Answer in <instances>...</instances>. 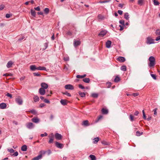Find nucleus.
Listing matches in <instances>:
<instances>
[{
    "label": "nucleus",
    "mask_w": 160,
    "mask_h": 160,
    "mask_svg": "<svg viewBox=\"0 0 160 160\" xmlns=\"http://www.w3.org/2000/svg\"><path fill=\"white\" fill-rule=\"evenodd\" d=\"M7 150L11 153H13L14 152V150L12 148L8 149Z\"/></svg>",
    "instance_id": "nucleus-41"
},
{
    "label": "nucleus",
    "mask_w": 160,
    "mask_h": 160,
    "mask_svg": "<svg viewBox=\"0 0 160 160\" xmlns=\"http://www.w3.org/2000/svg\"><path fill=\"white\" fill-rule=\"evenodd\" d=\"M54 135L53 133H52L49 135L48 137L50 138H54Z\"/></svg>",
    "instance_id": "nucleus-47"
},
{
    "label": "nucleus",
    "mask_w": 160,
    "mask_h": 160,
    "mask_svg": "<svg viewBox=\"0 0 160 160\" xmlns=\"http://www.w3.org/2000/svg\"><path fill=\"white\" fill-rule=\"evenodd\" d=\"M157 108H155L153 110L154 111V114L155 115H156L157 114Z\"/></svg>",
    "instance_id": "nucleus-60"
},
{
    "label": "nucleus",
    "mask_w": 160,
    "mask_h": 160,
    "mask_svg": "<svg viewBox=\"0 0 160 160\" xmlns=\"http://www.w3.org/2000/svg\"><path fill=\"white\" fill-rule=\"evenodd\" d=\"M44 12L46 14H48L49 12V9L48 8H46L44 9Z\"/></svg>",
    "instance_id": "nucleus-34"
},
{
    "label": "nucleus",
    "mask_w": 160,
    "mask_h": 160,
    "mask_svg": "<svg viewBox=\"0 0 160 160\" xmlns=\"http://www.w3.org/2000/svg\"><path fill=\"white\" fill-rule=\"evenodd\" d=\"M15 101L19 105H21L22 104V100L19 96H18L16 98Z\"/></svg>",
    "instance_id": "nucleus-3"
},
{
    "label": "nucleus",
    "mask_w": 160,
    "mask_h": 160,
    "mask_svg": "<svg viewBox=\"0 0 160 160\" xmlns=\"http://www.w3.org/2000/svg\"><path fill=\"white\" fill-rule=\"evenodd\" d=\"M99 138H98V137L95 138L94 139V140L93 141V143L95 144L97 143L99 141Z\"/></svg>",
    "instance_id": "nucleus-31"
},
{
    "label": "nucleus",
    "mask_w": 160,
    "mask_h": 160,
    "mask_svg": "<svg viewBox=\"0 0 160 160\" xmlns=\"http://www.w3.org/2000/svg\"><path fill=\"white\" fill-rule=\"evenodd\" d=\"M44 102H45L46 103H50V101L48 99H45L44 100Z\"/></svg>",
    "instance_id": "nucleus-62"
},
{
    "label": "nucleus",
    "mask_w": 160,
    "mask_h": 160,
    "mask_svg": "<svg viewBox=\"0 0 160 160\" xmlns=\"http://www.w3.org/2000/svg\"><path fill=\"white\" fill-rule=\"evenodd\" d=\"M111 41L110 40H108L106 42V47L107 48H109L111 47Z\"/></svg>",
    "instance_id": "nucleus-18"
},
{
    "label": "nucleus",
    "mask_w": 160,
    "mask_h": 160,
    "mask_svg": "<svg viewBox=\"0 0 160 160\" xmlns=\"http://www.w3.org/2000/svg\"><path fill=\"white\" fill-rule=\"evenodd\" d=\"M53 139L52 138H49V140L48 141V143H53Z\"/></svg>",
    "instance_id": "nucleus-54"
},
{
    "label": "nucleus",
    "mask_w": 160,
    "mask_h": 160,
    "mask_svg": "<svg viewBox=\"0 0 160 160\" xmlns=\"http://www.w3.org/2000/svg\"><path fill=\"white\" fill-rule=\"evenodd\" d=\"M45 106V104H44V103H41L40 105V106H39V107L41 108H42L44 107Z\"/></svg>",
    "instance_id": "nucleus-63"
},
{
    "label": "nucleus",
    "mask_w": 160,
    "mask_h": 160,
    "mask_svg": "<svg viewBox=\"0 0 160 160\" xmlns=\"http://www.w3.org/2000/svg\"><path fill=\"white\" fill-rule=\"evenodd\" d=\"M98 19L100 20H103L105 18L104 16L102 15L101 14H99L98 15Z\"/></svg>",
    "instance_id": "nucleus-24"
},
{
    "label": "nucleus",
    "mask_w": 160,
    "mask_h": 160,
    "mask_svg": "<svg viewBox=\"0 0 160 160\" xmlns=\"http://www.w3.org/2000/svg\"><path fill=\"white\" fill-rule=\"evenodd\" d=\"M78 87L79 88L82 89H84L85 88V87L83 86H82L81 84H79L78 85Z\"/></svg>",
    "instance_id": "nucleus-55"
},
{
    "label": "nucleus",
    "mask_w": 160,
    "mask_h": 160,
    "mask_svg": "<svg viewBox=\"0 0 160 160\" xmlns=\"http://www.w3.org/2000/svg\"><path fill=\"white\" fill-rule=\"evenodd\" d=\"M60 102L62 105L65 106L67 104V101L65 99H61Z\"/></svg>",
    "instance_id": "nucleus-23"
},
{
    "label": "nucleus",
    "mask_w": 160,
    "mask_h": 160,
    "mask_svg": "<svg viewBox=\"0 0 160 160\" xmlns=\"http://www.w3.org/2000/svg\"><path fill=\"white\" fill-rule=\"evenodd\" d=\"M48 42H46L44 44V46L45 47V48H43V50H45L48 47Z\"/></svg>",
    "instance_id": "nucleus-38"
},
{
    "label": "nucleus",
    "mask_w": 160,
    "mask_h": 160,
    "mask_svg": "<svg viewBox=\"0 0 160 160\" xmlns=\"http://www.w3.org/2000/svg\"><path fill=\"white\" fill-rule=\"evenodd\" d=\"M130 119L131 121H133V116L131 114L129 115Z\"/></svg>",
    "instance_id": "nucleus-52"
},
{
    "label": "nucleus",
    "mask_w": 160,
    "mask_h": 160,
    "mask_svg": "<svg viewBox=\"0 0 160 160\" xmlns=\"http://www.w3.org/2000/svg\"><path fill=\"white\" fill-rule=\"evenodd\" d=\"M48 135V134L45 132L44 134H41L40 135L42 137H43L44 136H47Z\"/></svg>",
    "instance_id": "nucleus-53"
},
{
    "label": "nucleus",
    "mask_w": 160,
    "mask_h": 160,
    "mask_svg": "<svg viewBox=\"0 0 160 160\" xmlns=\"http://www.w3.org/2000/svg\"><path fill=\"white\" fill-rule=\"evenodd\" d=\"M82 125L84 126H89V124L88 123V120H85L83 121Z\"/></svg>",
    "instance_id": "nucleus-19"
},
{
    "label": "nucleus",
    "mask_w": 160,
    "mask_h": 160,
    "mask_svg": "<svg viewBox=\"0 0 160 160\" xmlns=\"http://www.w3.org/2000/svg\"><path fill=\"white\" fill-rule=\"evenodd\" d=\"M7 106L6 104L4 103H2L0 104V108L1 109L6 108Z\"/></svg>",
    "instance_id": "nucleus-16"
},
{
    "label": "nucleus",
    "mask_w": 160,
    "mask_h": 160,
    "mask_svg": "<svg viewBox=\"0 0 160 160\" xmlns=\"http://www.w3.org/2000/svg\"><path fill=\"white\" fill-rule=\"evenodd\" d=\"M46 151L41 150L39 152V153L40 154V155H44L46 152Z\"/></svg>",
    "instance_id": "nucleus-43"
},
{
    "label": "nucleus",
    "mask_w": 160,
    "mask_h": 160,
    "mask_svg": "<svg viewBox=\"0 0 160 160\" xmlns=\"http://www.w3.org/2000/svg\"><path fill=\"white\" fill-rule=\"evenodd\" d=\"M33 75L34 76H35L40 77L41 76L40 74L37 72H34L33 73Z\"/></svg>",
    "instance_id": "nucleus-44"
},
{
    "label": "nucleus",
    "mask_w": 160,
    "mask_h": 160,
    "mask_svg": "<svg viewBox=\"0 0 160 160\" xmlns=\"http://www.w3.org/2000/svg\"><path fill=\"white\" fill-rule=\"evenodd\" d=\"M143 1V0H138V4L142 5Z\"/></svg>",
    "instance_id": "nucleus-50"
},
{
    "label": "nucleus",
    "mask_w": 160,
    "mask_h": 160,
    "mask_svg": "<svg viewBox=\"0 0 160 160\" xmlns=\"http://www.w3.org/2000/svg\"><path fill=\"white\" fill-rule=\"evenodd\" d=\"M41 86L42 87L41 88H42L45 89H47L48 88V85L44 82L42 83L41 84Z\"/></svg>",
    "instance_id": "nucleus-11"
},
{
    "label": "nucleus",
    "mask_w": 160,
    "mask_h": 160,
    "mask_svg": "<svg viewBox=\"0 0 160 160\" xmlns=\"http://www.w3.org/2000/svg\"><path fill=\"white\" fill-rule=\"evenodd\" d=\"M30 112L33 114L36 115L37 114V112L34 109H32L30 111Z\"/></svg>",
    "instance_id": "nucleus-37"
},
{
    "label": "nucleus",
    "mask_w": 160,
    "mask_h": 160,
    "mask_svg": "<svg viewBox=\"0 0 160 160\" xmlns=\"http://www.w3.org/2000/svg\"><path fill=\"white\" fill-rule=\"evenodd\" d=\"M89 157L91 158V160H96V158L95 156L92 155H90L89 156Z\"/></svg>",
    "instance_id": "nucleus-32"
},
{
    "label": "nucleus",
    "mask_w": 160,
    "mask_h": 160,
    "mask_svg": "<svg viewBox=\"0 0 160 160\" xmlns=\"http://www.w3.org/2000/svg\"><path fill=\"white\" fill-rule=\"evenodd\" d=\"M62 93L63 94L66 95L70 97L71 96L70 94L67 92H62Z\"/></svg>",
    "instance_id": "nucleus-40"
},
{
    "label": "nucleus",
    "mask_w": 160,
    "mask_h": 160,
    "mask_svg": "<svg viewBox=\"0 0 160 160\" xmlns=\"http://www.w3.org/2000/svg\"><path fill=\"white\" fill-rule=\"evenodd\" d=\"M124 17L127 20H128L129 19V14L128 12H126L124 13Z\"/></svg>",
    "instance_id": "nucleus-25"
},
{
    "label": "nucleus",
    "mask_w": 160,
    "mask_h": 160,
    "mask_svg": "<svg viewBox=\"0 0 160 160\" xmlns=\"http://www.w3.org/2000/svg\"><path fill=\"white\" fill-rule=\"evenodd\" d=\"M142 132H140L139 131H137L136 132V135L138 136H139L142 134Z\"/></svg>",
    "instance_id": "nucleus-39"
},
{
    "label": "nucleus",
    "mask_w": 160,
    "mask_h": 160,
    "mask_svg": "<svg viewBox=\"0 0 160 160\" xmlns=\"http://www.w3.org/2000/svg\"><path fill=\"white\" fill-rule=\"evenodd\" d=\"M4 8V6L2 4L0 6V10H3Z\"/></svg>",
    "instance_id": "nucleus-56"
},
{
    "label": "nucleus",
    "mask_w": 160,
    "mask_h": 160,
    "mask_svg": "<svg viewBox=\"0 0 160 160\" xmlns=\"http://www.w3.org/2000/svg\"><path fill=\"white\" fill-rule=\"evenodd\" d=\"M81 44V41L80 40H77L74 39V40L73 45L74 47H76L80 45Z\"/></svg>",
    "instance_id": "nucleus-8"
},
{
    "label": "nucleus",
    "mask_w": 160,
    "mask_h": 160,
    "mask_svg": "<svg viewBox=\"0 0 160 160\" xmlns=\"http://www.w3.org/2000/svg\"><path fill=\"white\" fill-rule=\"evenodd\" d=\"M55 136L56 139L58 140L61 139L62 138V136L58 133H56L55 134Z\"/></svg>",
    "instance_id": "nucleus-7"
},
{
    "label": "nucleus",
    "mask_w": 160,
    "mask_h": 160,
    "mask_svg": "<svg viewBox=\"0 0 160 160\" xmlns=\"http://www.w3.org/2000/svg\"><path fill=\"white\" fill-rule=\"evenodd\" d=\"M77 78H83L82 76V75H78L76 76Z\"/></svg>",
    "instance_id": "nucleus-59"
},
{
    "label": "nucleus",
    "mask_w": 160,
    "mask_h": 160,
    "mask_svg": "<svg viewBox=\"0 0 160 160\" xmlns=\"http://www.w3.org/2000/svg\"><path fill=\"white\" fill-rule=\"evenodd\" d=\"M32 121L36 123H38L40 121V120L37 117H34L32 119Z\"/></svg>",
    "instance_id": "nucleus-12"
},
{
    "label": "nucleus",
    "mask_w": 160,
    "mask_h": 160,
    "mask_svg": "<svg viewBox=\"0 0 160 160\" xmlns=\"http://www.w3.org/2000/svg\"><path fill=\"white\" fill-rule=\"evenodd\" d=\"M34 101L35 102H37L39 101V97L37 95H35L33 98Z\"/></svg>",
    "instance_id": "nucleus-26"
},
{
    "label": "nucleus",
    "mask_w": 160,
    "mask_h": 160,
    "mask_svg": "<svg viewBox=\"0 0 160 160\" xmlns=\"http://www.w3.org/2000/svg\"><path fill=\"white\" fill-rule=\"evenodd\" d=\"M79 94L82 97H84L85 96V94L84 92H79Z\"/></svg>",
    "instance_id": "nucleus-33"
},
{
    "label": "nucleus",
    "mask_w": 160,
    "mask_h": 160,
    "mask_svg": "<svg viewBox=\"0 0 160 160\" xmlns=\"http://www.w3.org/2000/svg\"><path fill=\"white\" fill-rule=\"evenodd\" d=\"M18 155V152L16 151L14 153L12 154V155L14 156H17Z\"/></svg>",
    "instance_id": "nucleus-57"
},
{
    "label": "nucleus",
    "mask_w": 160,
    "mask_h": 160,
    "mask_svg": "<svg viewBox=\"0 0 160 160\" xmlns=\"http://www.w3.org/2000/svg\"><path fill=\"white\" fill-rule=\"evenodd\" d=\"M30 69L32 71H34L36 70H37V67L35 65H32L30 67Z\"/></svg>",
    "instance_id": "nucleus-20"
},
{
    "label": "nucleus",
    "mask_w": 160,
    "mask_h": 160,
    "mask_svg": "<svg viewBox=\"0 0 160 160\" xmlns=\"http://www.w3.org/2000/svg\"><path fill=\"white\" fill-rule=\"evenodd\" d=\"M26 127L29 129H32L34 127V125L32 122H28L26 124Z\"/></svg>",
    "instance_id": "nucleus-4"
},
{
    "label": "nucleus",
    "mask_w": 160,
    "mask_h": 160,
    "mask_svg": "<svg viewBox=\"0 0 160 160\" xmlns=\"http://www.w3.org/2000/svg\"><path fill=\"white\" fill-rule=\"evenodd\" d=\"M121 69L123 71H125L126 70V67L125 65L122 66L121 67Z\"/></svg>",
    "instance_id": "nucleus-35"
},
{
    "label": "nucleus",
    "mask_w": 160,
    "mask_h": 160,
    "mask_svg": "<svg viewBox=\"0 0 160 160\" xmlns=\"http://www.w3.org/2000/svg\"><path fill=\"white\" fill-rule=\"evenodd\" d=\"M35 10L37 11H39L40 10V8L39 6H38L37 7L34 8Z\"/></svg>",
    "instance_id": "nucleus-61"
},
{
    "label": "nucleus",
    "mask_w": 160,
    "mask_h": 160,
    "mask_svg": "<svg viewBox=\"0 0 160 160\" xmlns=\"http://www.w3.org/2000/svg\"><path fill=\"white\" fill-rule=\"evenodd\" d=\"M42 158V156L41 155H39L38 156L33 158L32 160H39Z\"/></svg>",
    "instance_id": "nucleus-15"
},
{
    "label": "nucleus",
    "mask_w": 160,
    "mask_h": 160,
    "mask_svg": "<svg viewBox=\"0 0 160 160\" xmlns=\"http://www.w3.org/2000/svg\"><path fill=\"white\" fill-rule=\"evenodd\" d=\"M55 145L57 148L60 149L62 148L63 147L62 144L59 143L57 142H55Z\"/></svg>",
    "instance_id": "nucleus-5"
},
{
    "label": "nucleus",
    "mask_w": 160,
    "mask_h": 160,
    "mask_svg": "<svg viewBox=\"0 0 160 160\" xmlns=\"http://www.w3.org/2000/svg\"><path fill=\"white\" fill-rule=\"evenodd\" d=\"M120 78L118 76H117L115 77L114 79V81L115 82H119L120 81Z\"/></svg>",
    "instance_id": "nucleus-27"
},
{
    "label": "nucleus",
    "mask_w": 160,
    "mask_h": 160,
    "mask_svg": "<svg viewBox=\"0 0 160 160\" xmlns=\"http://www.w3.org/2000/svg\"><path fill=\"white\" fill-rule=\"evenodd\" d=\"M160 40V35L156 37L155 40L156 41H158Z\"/></svg>",
    "instance_id": "nucleus-64"
},
{
    "label": "nucleus",
    "mask_w": 160,
    "mask_h": 160,
    "mask_svg": "<svg viewBox=\"0 0 160 160\" xmlns=\"http://www.w3.org/2000/svg\"><path fill=\"white\" fill-rule=\"evenodd\" d=\"M6 95L8 97H9L11 98H12V95L9 93H7Z\"/></svg>",
    "instance_id": "nucleus-58"
},
{
    "label": "nucleus",
    "mask_w": 160,
    "mask_h": 160,
    "mask_svg": "<svg viewBox=\"0 0 160 160\" xmlns=\"http://www.w3.org/2000/svg\"><path fill=\"white\" fill-rule=\"evenodd\" d=\"M108 32L106 30H102L99 33L98 35L101 37H103L106 35L107 33Z\"/></svg>",
    "instance_id": "nucleus-6"
},
{
    "label": "nucleus",
    "mask_w": 160,
    "mask_h": 160,
    "mask_svg": "<svg viewBox=\"0 0 160 160\" xmlns=\"http://www.w3.org/2000/svg\"><path fill=\"white\" fill-rule=\"evenodd\" d=\"M13 62L11 61H10L7 63V67L8 68H10L12 67V65L13 64Z\"/></svg>",
    "instance_id": "nucleus-14"
},
{
    "label": "nucleus",
    "mask_w": 160,
    "mask_h": 160,
    "mask_svg": "<svg viewBox=\"0 0 160 160\" xmlns=\"http://www.w3.org/2000/svg\"><path fill=\"white\" fill-rule=\"evenodd\" d=\"M37 70H44L47 71V69L46 68L44 67H37Z\"/></svg>",
    "instance_id": "nucleus-17"
},
{
    "label": "nucleus",
    "mask_w": 160,
    "mask_h": 160,
    "mask_svg": "<svg viewBox=\"0 0 160 160\" xmlns=\"http://www.w3.org/2000/svg\"><path fill=\"white\" fill-rule=\"evenodd\" d=\"M102 118V115L99 116L98 118L96 121L97 122H98L99 120Z\"/></svg>",
    "instance_id": "nucleus-49"
},
{
    "label": "nucleus",
    "mask_w": 160,
    "mask_h": 160,
    "mask_svg": "<svg viewBox=\"0 0 160 160\" xmlns=\"http://www.w3.org/2000/svg\"><path fill=\"white\" fill-rule=\"evenodd\" d=\"M31 15L33 17H35L36 16V12L35 10L33 9H31Z\"/></svg>",
    "instance_id": "nucleus-28"
},
{
    "label": "nucleus",
    "mask_w": 160,
    "mask_h": 160,
    "mask_svg": "<svg viewBox=\"0 0 160 160\" xmlns=\"http://www.w3.org/2000/svg\"><path fill=\"white\" fill-rule=\"evenodd\" d=\"M21 149L22 151H27V146L24 145H23L21 148Z\"/></svg>",
    "instance_id": "nucleus-22"
},
{
    "label": "nucleus",
    "mask_w": 160,
    "mask_h": 160,
    "mask_svg": "<svg viewBox=\"0 0 160 160\" xmlns=\"http://www.w3.org/2000/svg\"><path fill=\"white\" fill-rule=\"evenodd\" d=\"M91 96L93 98H97L98 97V94L97 93H92L91 94Z\"/></svg>",
    "instance_id": "nucleus-30"
},
{
    "label": "nucleus",
    "mask_w": 160,
    "mask_h": 160,
    "mask_svg": "<svg viewBox=\"0 0 160 160\" xmlns=\"http://www.w3.org/2000/svg\"><path fill=\"white\" fill-rule=\"evenodd\" d=\"M149 62L148 63L149 67L151 68L154 67L155 64V59L153 56H150L149 58Z\"/></svg>",
    "instance_id": "nucleus-1"
},
{
    "label": "nucleus",
    "mask_w": 160,
    "mask_h": 160,
    "mask_svg": "<svg viewBox=\"0 0 160 160\" xmlns=\"http://www.w3.org/2000/svg\"><path fill=\"white\" fill-rule=\"evenodd\" d=\"M155 34L157 35H160V30L159 29H157L155 32Z\"/></svg>",
    "instance_id": "nucleus-42"
},
{
    "label": "nucleus",
    "mask_w": 160,
    "mask_h": 160,
    "mask_svg": "<svg viewBox=\"0 0 160 160\" xmlns=\"http://www.w3.org/2000/svg\"><path fill=\"white\" fill-rule=\"evenodd\" d=\"M83 81L86 83H88L90 82V79L88 78H86L83 79Z\"/></svg>",
    "instance_id": "nucleus-29"
},
{
    "label": "nucleus",
    "mask_w": 160,
    "mask_h": 160,
    "mask_svg": "<svg viewBox=\"0 0 160 160\" xmlns=\"http://www.w3.org/2000/svg\"><path fill=\"white\" fill-rule=\"evenodd\" d=\"M65 88L68 90H73L74 88L73 86L70 84L66 85L65 86Z\"/></svg>",
    "instance_id": "nucleus-9"
},
{
    "label": "nucleus",
    "mask_w": 160,
    "mask_h": 160,
    "mask_svg": "<svg viewBox=\"0 0 160 160\" xmlns=\"http://www.w3.org/2000/svg\"><path fill=\"white\" fill-rule=\"evenodd\" d=\"M154 40L150 37H148L146 38V43L147 44H151L154 43Z\"/></svg>",
    "instance_id": "nucleus-2"
},
{
    "label": "nucleus",
    "mask_w": 160,
    "mask_h": 160,
    "mask_svg": "<svg viewBox=\"0 0 160 160\" xmlns=\"http://www.w3.org/2000/svg\"><path fill=\"white\" fill-rule=\"evenodd\" d=\"M151 75L152 78L154 80L156 79V76L155 74H151Z\"/></svg>",
    "instance_id": "nucleus-48"
},
{
    "label": "nucleus",
    "mask_w": 160,
    "mask_h": 160,
    "mask_svg": "<svg viewBox=\"0 0 160 160\" xmlns=\"http://www.w3.org/2000/svg\"><path fill=\"white\" fill-rule=\"evenodd\" d=\"M117 60L118 61L121 62H123L125 61V58L124 57H118L117 58Z\"/></svg>",
    "instance_id": "nucleus-13"
},
{
    "label": "nucleus",
    "mask_w": 160,
    "mask_h": 160,
    "mask_svg": "<svg viewBox=\"0 0 160 160\" xmlns=\"http://www.w3.org/2000/svg\"><path fill=\"white\" fill-rule=\"evenodd\" d=\"M119 22L123 26L125 25V22L124 20H121L119 21Z\"/></svg>",
    "instance_id": "nucleus-45"
},
{
    "label": "nucleus",
    "mask_w": 160,
    "mask_h": 160,
    "mask_svg": "<svg viewBox=\"0 0 160 160\" xmlns=\"http://www.w3.org/2000/svg\"><path fill=\"white\" fill-rule=\"evenodd\" d=\"M101 111L102 113L104 114H107L108 113V110L104 108H103L102 109Z\"/></svg>",
    "instance_id": "nucleus-21"
},
{
    "label": "nucleus",
    "mask_w": 160,
    "mask_h": 160,
    "mask_svg": "<svg viewBox=\"0 0 160 160\" xmlns=\"http://www.w3.org/2000/svg\"><path fill=\"white\" fill-rule=\"evenodd\" d=\"M142 113H143V118L144 119L146 120L147 119L146 118V115L145 114V113L144 112V110H143L142 111Z\"/></svg>",
    "instance_id": "nucleus-51"
},
{
    "label": "nucleus",
    "mask_w": 160,
    "mask_h": 160,
    "mask_svg": "<svg viewBox=\"0 0 160 160\" xmlns=\"http://www.w3.org/2000/svg\"><path fill=\"white\" fill-rule=\"evenodd\" d=\"M102 143L104 145H108L109 144V142H107L105 141H103L102 142Z\"/></svg>",
    "instance_id": "nucleus-36"
},
{
    "label": "nucleus",
    "mask_w": 160,
    "mask_h": 160,
    "mask_svg": "<svg viewBox=\"0 0 160 160\" xmlns=\"http://www.w3.org/2000/svg\"><path fill=\"white\" fill-rule=\"evenodd\" d=\"M39 92L41 95H43L45 93V89L42 88H40L39 89Z\"/></svg>",
    "instance_id": "nucleus-10"
},
{
    "label": "nucleus",
    "mask_w": 160,
    "mask_h": 160,
    "mask_svg": "<svg viewBox=\"0 0 160 160\" xmlns=\"http://www.w3.org/2000/svg\"><path fill=\"white\" fill-rule=\"evenodd\" d=\"M153 3L154 5L156 6L158 5L159 4V2H158L156 0H154L153 1Z\"/></svg>",
    "instance_id": "nucleus-46"
}]
</instances>
